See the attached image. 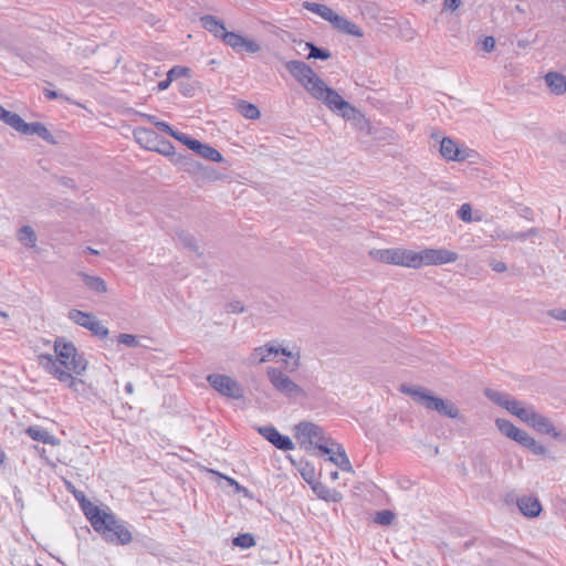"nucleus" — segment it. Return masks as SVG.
<instances>
[{"label":"nucleus","mask_w":566,"mask_h":566,"mask_svg":"<svg viewBox=\"0 0 566 566\" xmlns=\"http://www.w3.org/2000/svg\"><path fill=\"white\" fill-rule=\"evenodd\" d=\"M285 69L315 99L322 102L332 112L349 119L355 108L326 83L306 63L297 60L287 61Z\"/></svg>","instance_id":"1"},{"label":"nucleus","mask_w":566,"mask_h":566,"mask_svg":"<svg viewBox=\"0 0 566 566\" xmlns=\"http://www.w3.org/2000/svg\"><path fill=\"white\" fill-rule=\"evenodd\" d=\"M39 364L49 375L57 379V373L82 376L87 369L88 361L72 342L57 337L54 340V355L41 354Z\"/></svg>","instance_id":"2"},{"label":"nucleus","mask_w":566,"mask_h":566,"mask_svg":"<svg viewBox=\"0 0 566 566\" xmlns=\"http://www.w3.org/2000/svg\"><path fill=\"white\" fill-rule=\"evenodd\" d=\"M485 396L491 401L503 407L521 421L532 427L536 432L551 436L554 439L560 438V431L556 429L554 423L546 416L537 412L534 406L516 400L507 394L493 389H486Z\"/></svg>","instance_id":"3"},{"label":"nucleus","mask_w":566,"mask_h":566,"mask_svg":"<svg viewBox=\"0 0 566 566\" xmlns=\"http://www.w3.org/2000/svg\"><path fill=\"white\" fill-rule=\"evenodd\" d=\"M85 516L92 527L102 534L106 541L116 542L122 545L129 544L133 539L132 533L123 522H119L111 512L101 511L98 506L84 507Z\"/></svg>","instance_id":"4"},{"label":"nucleus","mask_w":566,"mask_h":566,"mask_svg":"<svg viewBox=\"0 0 566 566\" xmlns=\"http://www.w3.org/2000/svg\"><path fill=\"white\" fill-rule=\"evenodd\" d=\"M400 391L412 397V399L429 410H434L449 418H457L459 415L458 408L450 401L442 398L431 396L428 390L421 387H413L409 385H401Z\"/></svg>","instance_id":"5"},{"label":"nucleus","mask_w":566,"mask_h":566,"mask_svg":"<svg viewBox=\"0 0 566 566\" xmlns=\"http://www.w3.org/2000/svg\"><path fill=\"white\" fill-rule=\"evenodd\" d=\"M294 437L301 446L307 448V446L315 447L321 454H329L333 448H329L328 443L331 439L325 437L324 429L310 421H301L294 426Z\"/></svg>","instance_id":"6"},{"label":"nucleus","mask_w":566,"mask_h":566,"mask_svg":"<svg viewBox=\"0 0 566 566\" xmlns=\"http://www.w3.org/2000/svg\"><path fill=\"white\" fill-rule=\"evenodd\" d=\"M0 119L14 130L27 135H38L46 142L52 140L51 132L41 123H25L17 113L9 112L0 105Z\"/></svg>","instance_id":"7"},{"label":"nucleus","mask_w":566,"mask_h":566,"mask_svg":"<svg viewBox=\"0 0 566 566\" xmlns=\"http://www.w3.org/2000/svg\"><path fill=\"white\" fill-rule=\"evenodd\" d=\"M495 424L502 434L528 449L534 454L543 455L546 453V448L542 443L536 441L525 430L517 428L511 421L505 419H496Z\"/></svg>","instance_id":"8"},{"label":"nucleus","mask_w":566,"mask_h":566,"mask_svg":"<svg viewBox=\"0 0 566 566\" xmlns=\"http://www.w3.org/2000/svg\"><path fill=\"white\" fill-rule=\"evenodd\" d=\"M268 377L272 386L289 399H301L306 396L303 388L277 368L269 367Z\"/></svg>","instance_id":"9"},{"label":"nucleus","mask_w":566,"mask_h":566,"mask_svg":"<svg viewBox=\"0 0 566 566\" xmlns=\"http://www.w3.org/2000/svg\"><path fill=\"white\" fill-rule=\"evenodd\" d=\"M209 385L220 395L231 398H243L244 390L242 386L232 377L222 374H210L207 376Z\"/></svg>","instance_id":"10"},{"label":"nucleus","mask_w":566,"mask_h":566,"mask_svg":"<svg viewBox=\"0 0 566 566\" xmlns=\"http://www.w3.org/2000/svg\"><path fill=\"white\" fill-rule=\"evenodd\" d=\"M279 353H282L283 355L291 357L293 359L292 364L291 365L287 364V366H286L290 371H294L297 369V367L300 365L298 355H296L294 357L292 355V353L287 352L285 348H277L274 345H269V344L255 348L250 356V361L252 364H261V363L270 361L274 357H276L279 355Z\"/></svg>","instance_id":"11"},{"label":"nucleus","mask_w":566,"mask_h":566,"mask_svg":"<svg viewBox=\"0 0 566 566\" xmlns=\"http://www.w3.org/2000/svg\"><path fill=\"white\" fill-rule=\"evenodd\" d=\"M175 139L186 145L189 149L193 150L205 159L211 160L213 163L222 161V155L216 148L207 144H202L201 142L191 138L189 135L182 132L178 134V136H175Z\"/></svg>","instance_id":"12"},{"label":"nucleus","mask_w":566,"mask_h":566,"mask_svg":"<svg viewBox=\"0 0 566 566\" xmlns=\"http://www.w3.org/2000/svg\"><path fill=\"white\" fill-rule=\"evenodd\" d=\"M421 266L443 265L458 260L457 252L447 249H423L420 251Z\"/></svg>","instance_id":"13"},{"label":"nucleus","mask_w":566,"mask_h":566,"mask_svg":"<svg viewBox=\"0 0 566 566\" xmlns=\"http://www.w3.org/2000/svg\"><path fill=\"white\" fill-rule=\"evenodd\" d=\"M440 154L449 161H464L470 157V149L458 146V144L449 137H443L440 143Z\"/></svg>","instance_id":"14"},{"label":"nucleus","mask_w":566,"mask_h":566,"mask_svg":"<svg viewBox=\"0 0 566 566\" xmlns=\"http://www.w3.org/2000/svg\"><path fill=\"white\" fill-rule=\"evenodd\" d=\"M258 432L279 450L290 451L294 449V443L291 438L281 434L279 430L273 426L260 427Z\"/></svg>","instance_id":"15"},{"label":"nucleus","mask_w":566,"mask_h":566,"mask_svg":"<svg viewBox=\"0 0 566 566\" xmlns=\"http://www.w3.org/2000/svg\"><path fill=\"white\" fill-rule=\"evenodd\" d=\"M228 39V45L235 52L245 51L248 53H258L261 50L260 44L251 39H245L244 36L233 33L226 35Z\"/></svg>","instance_id":"16"},{"label":"nucleus","mask_w":566,"mask_h":566,"mask_svg":"<svg viewBox=\"0 0 566 566\" xmlns=\"http://www.w3.org/2000/svg\"><path fill=\"white\" fill-rule=\"evenodd\" d=\"M201 25L209 33L213 34V36L222 40L228 45V39L226 35L233 34L234 32H229L226 30L224 23L217 19L213 15L206 14L200 19Z\"/></svg>","instance_id":"17"},{"label":"nucleus","mask_w":566,"mask_h":566,"mask_svg":"<svg viewBox=\"0 0 566 566\" xmlns=\"http://www.w3.org/2000/svg\"><path fill=\"white\" fill-rule=\"evenodd\" d=\"M328 446L329 448H333V451L327 454L328 460L338 467L342 471L352 472L353 467L343 446L332 440L329 441Z\"/></svg>","instance_id":"18"},{"label":"nucleus","mask_w":566,"mask_h":566,"mask_svg":"<svg viewBox=\"0 0 566 566\" xmlns=\"http://www.w3.org/2000/svg\"><path fill=\"white\" fill-rule=\"evenodd\" d=\"M521 513L526 517H536L542 512V504L537 497L532 495H523L516 501Z\"/></svg>","instance_id":"19"},{"label":"nucleus","mask_w":566,"mask_h":566,"mask_svg":"<svg viewBox=\"0 0 566 566\" xmlns=\"http://www.w3.org/2000/svg\"><path fill=\"white\" fill-rule=\"evenodd\" d=\"M56 380L66 384L67 388H70L76 395L85 396L87 394V384L81 378L76 377V375H71V373H57Z\"/></svg>","instance_id":"20"},{"label":"nucleus","mask_w":566,"mask_h":566,"mask_svg":"<svg viewBox=\"0 0 566 566\" xmlns=\"http://www.w3.org/2000/svg\"><path fill=\"white\" fill-rule=\"evenodd\" d=\"M370 256L378 262L399 266V248L376 249L369 252Z\"/></svg>","instance_id":"21"},{"label":"nucleus","mask_w":566,"mask_h":566,"mask_svg":"<svg viewBox=\"0 0 566 566\" xmlns=\"http://www.w3.org/2000/svg\"><path fill=\"white\" fill-rule=\"evenodd\" d=\"M334 28L338 31L349 34L353 36L361 38L364 35L361 29L354 22L349 21L345 17L338 15L336 13L335 19L332 21Z\"/></svg>","instance_id":"22"},{"label":"nucleus","mask_w":566,"mask_h":566,"mask_svg":"<svg viewBox=\"0 0 566 566\" xmlns=\"http://www.w3.org/2000/svg\"><path fill=\"white\" fill-rule=\"evenodd\" d=\"M399 266L420 269L421 268V255L420 251L416 252L410 249L399 248Z\"/></svg>","instance_id":"23"},{"label":"nucleus","mask_w":566,"mask_h":566,"mask_svg":"<svg viewBox=\"0 0 566 566\" xmlns=\"http://www.w3.org/2000/svg\"><path fill=\"white\" fill-rule=\"evenodd\" d=\"M311 488L318 499L324 500L326 502L335 503V502L340 501V499H342L339 492H337L334 489L327 488L322 482H314L311 484Z\"/></svg>","instance_id":"24"},{"label":"nucleus","mask_w":566,"mask_h":566,"mask_svg":"<svg viewBox=\"0 0 566 566\" xmlns=\"http://www.w3.org/2000/svg\"><path fill=\"white\" fill-rule=\"evenodd\" d=\"M134 137L146 149H155L157 135L150 128L139 127L134 130Z\"/></svg>","instance_id":"25"},{"label":"nucleus","mask_w":566,"mask_h":566,"mask_svg":"<svg viewBox=\"0 0 566 566\" xmlns=\"http://www.w3.org/2000/svg\"><path fill=\"white\" fill-rule=\"evenodd\" d=\"M545 82L549 90L557 95L563 94L566 91V78L559 73H547L545 76Z\"/></svg>","instance_id":"26"},{"label":"nucleus","mask_w":566,"mask_h":566,"mask_svg":"<svg viewBox=\"0 0 566 566\" xmlns=\"http://www.w3.org/2000/svg\"><path fill=\"white\" fill-rule=\"evenodd\" d=\"M303 7L306 10L319 15L322 19H324L331 23L335 19V15H336V12L325 4L306 1V2H304Z\"/></svg>","instance_id":"27"},{"label":"nucleus","mask_w":566,"mask_h":566,"mask_svg":"<svg viewBox=\"0 0 566 566\" xmlns=\"http://www.w3.org/2000/svg\"><path fill=\"white\" fill-rule=\"evenodd\" d=\"M69 318L72 319L75 324H77L88 331L93 326L95 321L97 319L93 314L82 312V311L75 310V308L70 311Z\"/></svg>","instance_id":"28"},{"label":"nucleus","mask_w":566,"mask_h":566,"mask_svg":"<svg viewBox=\"0 0 566 566\" xmlns=\"http://www.w3.org/2000/svg\"><path fill=\"white\" fill-rule=\"evenodd\" d=\"M534 230H530L528 232H513L506 231L500 228L494 230V233L491 235L494 240H526L530 234H532Z\"/></svg>","instance_id":"29"},{"label":"nucleus","mask_w":566,"mask_h":566,"mask_svg":"<svg viewBox=\"0 0 566 566\" xmlns=\"http://www.w3.org/2000/svg\"><path fill=\"white\" fill-rule=\"evenodd\" d=\"M78 275L82 277L84 284L92 291L97 293L106 292V283L99 276L90 275L83 272H80Z\"/></svg>","instance_id":"30"},{"label":"nucleus","mask_w":566,"mask_h":566,"mask_svg":"<svg viewBox=\"0 0 566 566\" xmlns=\"http://www.w3.org/2000/svg\"><path fill=\"white\" fill-rule=\"evenodd\" d=\"M18 240L28 248L36 245V234L30 226H23L19 229Z\"/></svg>","instance_id":"31"},{"label":"nucleus","mask_w":566,"mask_h":566,"mask_svg":"<svg viewBox=\"0 0 566 566\" xmlns=\"http://www.w3.org/2000/svg\"><path fill=\"white\" fill-rule=\"evenodd\" d=\"M27 433L32 440L43 443H50L52 439V436L49 433V431L39 426H30L27 429Z\"/></svg>","instance_id":"32"},{"label":"nucleus","mask_w":566,"mask_h":566,"mask_svg":"<svg viewBox=\"0 0 566 566\" xmlns=\"http://www.w3.org/2000/svg\"><path fill=\"white\" fill-rule=\"evenodd\" d=\"M238 109L248 119H258L260 117V111L254 104L242 101L239 103Z\"/></svg>","instance_id":"33"},{"label":"nucleus","mask_w":566,"mask_h":566,"mask_svg":"<svg viewBox=\"0 0 566 566\" xmlns=\"http://www.w3.org/2000/svg\"><path fill=\"white\" fill-rule=\"evenodd\" d=\"M232 544L237 547L248 549L255 545V539L252 534L243 533L234 537Z\"/></svg>","instance_id":"34"},{"label":"nucleus","mask_w":566,"mask_h":566,"mask_svg":"<svg viewBox=\"0 0 566 566\" xmlns=\"http://www.w3.org/2000/svg\"><path fill=\"white\" fill-rule=\"evenodd\" d=\"M305 46L310 50L308 59L327 60L331 56V53L327 50L317 48L311 42H306Z\"/></svg>","instance_id":"35"},{"label":"nucleus","mask_w":566,"mask_h":566,"mask_svg":"<svg viewBox=\"0 0 566 566\" xmlns=\"http://www.w3.org/2000/svg\"><path fill=\"white\" fill-rule=\"evenodd\" d=\"M395 518V515L389 510H382L377 512L375 522L380 525H390Z\"/></svg>","instance_id":"36"},{"label":"nucleus","mask_w":566,"mask_h":566,"mask_svg":"<svg viewBox=\"0 0 566 566\" xmlns=\"http://www.w3.org/2000/svg\"><path fill=\"white\" fill-rule=\"evenodd\" d=\"M457 216L460 220L463 222H471L473 220L472 218V208L470 203H463L457 211Z\"/></svg>","instance_id":"37"},{"label":"nucleus","mask_w":566,"mask_h":566,"mask_svg":"<svg viewBox=\"0 0 566 566\" xmlns=\"http://www.w3.org/2000/svg\"><path fill=\"white\" fill-rule=\"evenodd\" d=\"M189 74V69L188 67H185V66H174L171 67L168 73H167V76L170 77L172 81L178 78V77H181V76H188Z\"/></svg>","instance_id":"38"},{"label":"nucleus","mask_w":566,"mask_h":566,"mask_svg":"<svg viewBox=\"0 0 566 566\" xmlns=\"http://www.w3.org/2000/svg\"><path fill=\"white\" fill-rule=\"evenodd\" d=\"M90 331L92 332L93 335L99 338H104L108 335V329L105 326H103L98 319L95 321Z\"/></svg>","instance_id":"39"},{"label":"nucleus","mask_w":566,"mask_h":566,"mask_svg":"<svg viewBox=\"0 0 566 566\" xmlns=\"http://www.w3.org/2000/svg\"><path fill=\"white\" fill-rule=\"evenodd\" d=\"M154 126H156L159 130L167 133L171 137L178 136L181 132L175 130L168 123L158 120L154 122Z\"/></svg>","instance_id":"40"},{"label":"nucleus","mask_w":566,"mask_h":566,"mask_svg":"<svg viewBox=\"0 0 566 566\" xmlns=\"http://www.w3.org/2000/svg\"><path fill=\"white\" fill-rule=\"evenodd\" d=\"M117 342L119 344H123V345H126L128 347H134L137 345V339L134 335L132 334H119L118 337H117Z\"/></svg>","instance_id":"41"},{"label":"nucleus","mask_w":566,"mask_h":566,"mask_svg":"<svg viewBox=\"0 0 566 566\" xmlns=\"http://www.w3.org/2000/svg\"><path fill=\"white\" fill-rule=\"evenodd\" d=\"M73 495L74 497L78 501L80 505H81V509L83 511V513L85 514V509L84 507H88V505L91 506H95L92 502L87 501L85 499V495L82 491H73Z\"/></svg>","instance_id":"42"},{"label":"nucleus","mask_w":566,"mask_h":566,"mask_svg":"<svg viewBox=\"0 0 566 566\" xmlns=\"http://www.w3.org/2000/svg\"><path fill=\"white\" fill-rule=\"evenodd\" d=\"M227 310H228V312H230V313H237V314H239V313H242V312L244 311V307H243V305H242V303H241V302H239V301H233V302H230V303L228 304Z\"/></svg>","instance_id":"43"},{"label":"nucleus","mask_w":566,"mask_h":566,"mask_svg":"<svg viewBox=\"0 0 566 566\" xmlns=\"http://www.w3.org/2000/svg\"><path fill=\"white\" fill-rule=\"evenodd\" d=\"M495 46V40L493 36H485L482 41V49L486 52H491Z\"/></svg>","instance_id":"44"},{"label":"nucleus","mask_w":566,"mask_h":566,"mask_svg":"<svg viewBox=\"0 0 566 566\" xmlns=\"http://www.w3.org/2000/svg\"><path fill=\"white\" fill-rule=\"evenodd\" d=\"M551 316L557 321L566 322V308H556L551 312Z\"/></svg>","instance_id":"45"},{"label":"nucleus","mask_w":566,"mask_h":566,"mask_svg":"<svg viewBox=\"0 0 566 566\" xmlns=\"http://www.w3.org/2000/svg\"><path fill=\"white\" fill-rule=\"evenodd\" d=\"M490 266L492 268L493 271L497 272V273H502V272H505L506 271V264L502 261H491L490 262Z\"/></svg>","instance_id":"46"},{"label":"nucleus","mask_w":566,"mask_h":566,"mask_svg":"<svg viewBox=\"0 0 566 566\" xmlns=\"http://www.w3.org/2000/svg\"><path fill=\"white\" fill-rule=\"evenodd\" d=\"M461 4V0H444V9L454 11Z\"/></svg>","instance_id":"47"},{"label":"nucleus","mask_w":566,"mask_h":566,"mask_svg":"<svg viewBox=\"0 0 566 566\" xmlns=\"http://www.w3.org/2000/svg\"><path fill=\"white\" fill-rule=\"evenodd\" d=\"M180 239L182 240L184 244L193 249L195 245H196V240L192 235L190 234H182L180 235Z\"/></svg>","instance_id":"48"},{"label":"nucleus","mask_w":566,"mask_h":566,"mask_svg":"<svg viewBox=\"0 0 566 566\" xmlns=\"http://www.w3.org/2000/svg\"><path fill=\"white\" fill-rule=\"evenodd\" d=\"M172 82V80L170 77L167 76L166 80L164 81H160L157 85L158 87V91H165L169 87L170 83Z\"/></svg>","instance_id":"49"},{"label":"nucleus","mask_w":566,"mask_h":566,"mask_svg":"<svg viewBox=\"0 0 566 566\" xmlns=\"http://www.w3.org/2000/svg\"><path fill=\"white\" fill-rule=\"evenodd\" d=\"M43 94L48 99H55L59 97L57 92L48 88L43 91Z\"/></svg>","instance_id":"50"},{"label":"nucleus","mask_w":566,"mask_h":566,"mask_svg":"<svg viewBox=\"0 0 566 566\" xmlns=\"http://www.w3.org/2000/svg\"><path fill=\"white\" fill-rule=\"evenodd\" d=\"M143 117L154 125V122H158L157 117L149 114H143Z\"/></svg>","instance_id":"51"},{"label":"nucleus","mask_w":566,"mask_h":566,"mask_svg":"<svg viewBox=\"0 0 566 566\" xmlns=\"http://www.w3.org/2000/svg\"><path fill=\"white\" fill-rule=\"evenodd\" d=\"M172 148H174V147H172V145H171L170 143H167V144H166L165 149H163V150H160V151H161L163 154H165V155H169V154H170V150H171Z\"/></svg>","instance_id":"52"},{"label":"nucleus","mask_w":566,"mask_h":566,"mask_svg":"<svg viewBox=\"0 0 566 566\" xmlns=\"http://www.w3.org/2000/svg\"><path fill=\"white\" fill-rule=\"evenodd\" d=\"M84 252L85 253H90V254H94V255H98L99 254V251H97V250H95V249H93L91 247L85 248Z\"/></svg>","instance_id":"53"},{"label":"nucleus","mask_w":566,"mask_h":566,"mask_svg":"<svg viewBox=\"0 0 566 566\" xmlns=\"http://www.w3.org/2000/svg\"><path fill=\"white\" fill-rule=\"evenodd\" d=\"M124 389H125V391H126L127 394H133V392H134V386H133V384H132V382H127V384L125 385V388H124Z\"/></svg>","instance_id":"54"},{"label":"nucleus","mask_w":566,"mask_h":566,"mask_svg":"<svg viewBox=\"0 0 566 566\" xmlns=\"http://www.w3.org/2000/svg\"><path fill=\"white\" fill-rule=\"evenodd\" d=\"M530 214H532V210H531L530 208H525V209L523 210L522 216H523L524 218H528V216H530Z\"/></svg>","instance_id":"55"},{"label":"nucleus","mask_w":566,"mask_h":566,"mask_svg":"<svg viewBox=\"0 0 566 566\" xmlns=\"http://www.w3.org/2000/svg\"><path fill=\"white\" fill-rule=\"evenodd\" d=\"M4 459H6V454H4V452L0 449V465L4 462Z\"/></svg>","instance_id":"56"},{"label":"nucleus","mask_w":566,"mask_h":566,"mask_svg":"<svg viewBox=\"0 0 566 566\" xmlns=\"http://www.w3.org/2000/svg\"><path fill=\"white\" fill-rule=\"evenodd\" d=\"M331 478H332V480H336L338 478V472L337 471L332 472Z\"/></svg>","instance_id":"57"},{"label":"nucleus","mask_w":566,"mask_h":566,"mask_svg":"<svg viewBox=\"0 0 566 566\" xmlns=\"http://www.w3.org/2000/svg\"><path fill=\"white\" fill-rule=\"evenodd\" d=\"M228 481H229L231 484H235L237 486H239V484H238L233 479H228Z\"/></svg>","instance_id":"58"}]
</instances>
